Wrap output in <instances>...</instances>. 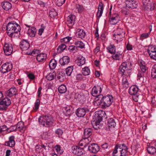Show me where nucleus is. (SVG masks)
Instances as JSON below:
<instances>
[{"instance_id":"obj_1","label":"nucleus","mask_w":156,"mask_h":156,"mask_svg":"<svg viewBox=\"0 0 156 156\" xmlns=\"http://www.w3.org/2000/svg\"><path fill=\"white\" fill-rule=\"evenodd\" d=\"M112 101V95L108 94L104 96L102 94H100L95 98L94 103L95 106L101 105L103 108H106L110 106Z\"/></svg>"},{"instance_id":"obj_2","label":"nucleus","mask_w":156,"mask_h":156,"mask_svg":"<svg viewBox=\"0 0 156 156\" xmlns=\"http://www.w3.org/2000/svg\"><path fill=\"white\" fill-rule=\"evenodd\" d=\"M4 26L6 27L7 33L10 37H12L13 34L21 30L20 26L14 21H12L9 22L7 24L4 23Z\"/></svg>"},{"instance_id":"obj_3","label":"nucleus","mask_w":156,"mask_h":156,"mask_svg":"<svg viewBox=\"0 0 156 156\" xmlns=\"http://www.w3.org/2000/svg\"><path fill=\"white\" fill-rule=\"evenodd\" d=\"M95 119H93L91 121V124L93 127L96 129H99V124L103 118H106V114L104 111H99L97 114Z\"/></svg>"},{"instance_id":"obj_4","label":"nucleus","mask_w":156,"mask_h":156,"mask_svg":"<svg viewBox=\"0 0 156 156\" xmlns=\"http://www.w3.org/2000/svg\"><path fill=\"white\" fill-rule=\"evenodd\" d=\"M53 118L50 115H43L38 119L39 123L43 126H49L52 124Z\"/></svg>"},{"instance_id":"obj_5","label":"nucleus","mask_w":156,"mask_h":156,"mask_svg":"<svg viewBox=\"0 0 156 156\" xmlns=\"http://www.w3.org/2000/svg\"><path fill=\"white\" fill-rule=\"evenodd\" d=\"M11 103L10 99L5 98L1 101V110L6 111Z\"/></svg>"},{"instance_id":"obj_6","label":"nucleus","mask_w":156,"mask_h":156,"mask_svg":"<svg viewBox=\"0 0 156 156\" xmlns=\"http://www.w3.org/2000/svg\"><path fill=\"white\" fill-rule=\"evenodd\" d=\"M142 3L145 9L152 10L155 7L154 4L150 0H142Z\"/></svg>"},{"instance_id":"obj_7","label":"nucleus","mask_w":156,"mask_h":156,"mask_svg":"<svg viewBox=\"0 0 156 156\" xmlns=\"http://www.w3.org/2000/svg\"><path fill=\"white\" fill-rule=\"evenodd\" d=\"M89 110L84 107L83 108H79L76 110V113L78 117H82L84 116L86 112H89Z\"/></svg>"},{"instance_id":"obj_8","label":"nucleus","mask_w":156,"mask_h":156,"mask_svg":"<svg viewBox=\"0 0 156 156\" xmlns=\"http://www.w3.org/2000/svg\"><path fill=\"white\" fill-rule=\"evenodd\" d=\"M147 51L151 58L156 60V47L154 46H150Z\"/></svg>"},{"instance_id":"obj_9","label":"nucleus","mask_w":156,"mask_h":156,"mask_svg":"<svg viewBox=\"0 0 156 156\" xmlns=\"http://www.w3.org/2000/svg\"><path fill=\"white\" fill-rule=\"evenodd\" d=\"M117 149H119L122 151L128 150V148L125 144H124L116 145L112 153L113 156H117V155H115L117 152Z\"/></svg>"},{"instance_id":"obj_10","label":"nucleus","mask_w":156,"mask_h":156,"mask_svg":"<svg viewBox=\"0 0 156 156\" xmlns=\"http://www.w3.org/2000/svg\"><path fill=\"white\" fill-rule=\"evenodd\" d=\"M100 147L95 143H92L88 146V150L90 152L96 153L100 150Z\"/></svg>"},{"instance_id":"obj_11","label":"nucleus","mask_w":156,"mask_h":156,"mask_svg":"<svg viewBox=\"0 0 156 156\" xmlns=\"http://www.w3.org/2000/svg\"><path fill=\"white\" fill-rule=\"evenodd\" d=\"M5 54L7 55H10L13 51V47L11 44L5 43L3 48Z\"/></svg>"},{"instance_id":"obj_12","label":"nucleus","mask_w":156,"mask_h":156,"mask_svg":"<svg viewBox=\"0 0 156 156\" xmlns=\"http://www.w3.org/2000/svg\"><path fill=\"white\" fill-rule=\"evenodd\" d=\"M1 68V72L4 73L10 71L12 68V64L8 62L3 64Z\"/></svg>"},{"instance_id":"obj_13","label":"nucleus","mask_w":156,"mask_h":156,"mask_svg":"<svg viewBox=\"0 0 156 156\" xmlns=\"http://www.w3.org/2000/svg\"><path fill=\"white\" fill-rule=\"evenodd\" d=\"M125 3L129 8H136L137 6V3L134 0H126Z\"/></svg>"},{"instance_id":"obj_14","label":"nucleus","mask_w":156,"mask_h":156,"mask_svg":"<svg viewBox=\"0 0 156 156\" xmlns=\"http://www.w3.org/2000/svg\"><path fill=\"white\" fill-rule=\"evenodd\" d=\"M129 62H123L119 66V72L122 75H124L125 72L127 69L128 67V65H129Z\"/></svg>"},{"instance_id":"obj_15","label":"nucleus","mask_w":156,"mask_h":156,"mask_svg":"<svg viewBox=\"0 0 156 156\" xmlns=\"http://www.w3.org/2000/svg\"><path fill=\"white\" fill-rule=\"evenodd\" d=\"M76 16L73 15H69L67 18V24L69 27H71L75 23Z\"/></svg>"},{"instance_id":"obj_16","label":"nucleus","mask_w":156,"mask_h":156,"mask_svg":"<svg viewBox=\"0 0 156 156\" xmlns=\"http://www.w3.org/2000/svg\"><path fill=\"white\" fill-rule=\"evenodd\" d=\"M101 91V88L100 86H94L92 89L91 94L93 96L96 97L98 96L97 94H100Z\"/></svg>"},{"instance_id":"obj_17","label":"nucleus","mask_w":156,"mask_h":156,"mask_svg":"<svg viewBox=\"0 0 156 156\" xmlns=\"http://www.w3.org/2000/svg\"><path fill=\"white\" fill-rule=\"evenodd\" d=\"M72 150L73 153L77 155H81L83 153V148L78 146H73Z\"/></svg>"},{"instance_id":"obj_18","label":"nucleus","mask_w":156,"mask_h":156,"mask_svg":"<svg viewBox=\"0 0 156 156\" xmlns=\"http://www.w3.org/2000/svg\"><path fill=\"white\" fill-rule=\"evenodd\" d=\"M17 90L15 87L10 88L5 92V94L9 97H12L17 94Z\"/></svg>"},{"instance_id":"obj_19","label":"nucleus","mask_w":156,"mask_h":156,"mask_svg":"<svg viewBox=\"0 0 156 156\" xmlns=\"http://www.w3.org/2000/svg\"><path fill=\"white\" fill-rule=\"evenodd\" d=\"M30 46V44L27 41L23 40L20 43V48L23 50H27Z\"/></svg>"},{"instance_id":"obj_20","label":"nucleus","mask_w":156,"mask_h":156,"mask_svg":"<svg viewBox=\"0 0 156 156\" xmlns=\"http://www.w3.org/2000/svg\"><path fill=\"white\" fill-rule=\"evenodd\" d=\"M59 63L61 66L67 65L70 62L69 58L67 56H64L59 60Z\"/></svg>"},{"instance_id":"obj_21","label":"nucleus","mask_w":156,"mask_h":156,"mask_svg":"<svg viewBox=\"0 0 156 156\" xmlns=\"http://www.w3.org/2000/svg\"><path fill=\"white\" fill-rule=\"evenodd\" d=\"M138 90V88L136 86L133 85L129 88V93L131 95H135L137 94Z\"/></svg>"},{"instance_id":"obj_22","label":"nucleus","mask_w":156,"mask_h":156,"mask_svg":"<svg viewBox=\"0 0 156 156\" xmlns=\"http://www.w3.org/2000/svg\"><path fill=\"white\" fill-rule=\"evenodd\" d=\"M15 137L13 136H12L9 138V141L5 142V145L7 146L11 147H13L15 144L14 140Z\"/></svg>"},{"instance_id":"obj_23","label":"nucleus","mask_w":156,"mask_h":156,"mask_svg":"<svg viewBox=\"0 0 156 156\" xmlns=\"http://www.w3.org/2000/svg\"><path fill=\"white\" fill-rule=\"evenodd\" d=\"M92 129L89 128H86L84 132V137L87 139L89 138L90 136L92 134Z\"/></svg>"},{"instance_id":"obj_24","label":"nucleus","mask_w":156,"mask_h":156,"mask_svg":"<svg viewBox=\"0 0 156 156\" xmlns=\"http://www.w3.org/2000/svg\"><path fill=\"white\" fill-rule=\"evenodd\" d=\"M47 57V55L44 53H41L37 55L36 58L37 61L41 62L45 60Z\"/></svg>"},{"instance_id":"obj_25","label":"nucleus","mask_w":156,"mask_h":156,"mask_svg":"<svg viewBox=\"0 0 156 156\" xmlns=\"http://www.w3.org/2000/svg\"><path fill=\"white\" fill-rule=\"evenodd\" d=\"M103 5L102 2H100L98 6V11L97 13V16L100 17L102 15L103 11Z\"/></svg>"},{"instance_id":"obj_26","label":"nucleus","mask_w":156,"mask_h":156,"mask_svg":"<svg viewBox=\"0 0 156 156\" xmlns=\"http://www.w3.org/2000/svg\"><path fill=\"white\" fill-rule=\"evenodd\" d=\"M37 30L36 28L34 27H31L30 29H28L27 31L28 34L31 37H34L36 33Z\"/></svg>"},{"instance_id":"obj_27","label":"nucleus","mask_w":156,"mask_h":156,"mask_svg":"<svg viewBox=\"0 0 156 156\" xmlns=\"http://www.w3.org/2000/svg\"><path fill=\"white\" fill-rule=\"evenodd\" d=\"M2 6L3 9L7 10L10 9L12 7L11 4L9 2L5 1L2 2Z\"/></svg>"},{"instance_id":"obj_28","label":"nucleus","mask_w":156,"mask_h":156,"mask_svg":"<svg viewBox=\"0 0 156 156\" xmlns=\"http://www.w3.org/2000/svg\"><path fill=\"white\" fill-rule=\"evenodd\" d=\"M88 139L84 137L79 142V144L81 146H83L86 147L89 144V141Z\"/></svg>"},{"instance_id":"obj_29","label":"nucleus","mask_w":156,"mask_h":156,"mask_svg":"<svg viewBox=\"0 0 156 156\" xmlns=\"http://www.w3.org/2000/svg\"><path fill=\"white\" fill-rule=\"evenodd\" d=\"M77 64L79 66H81L85 63V58L82 56H79L78 57Z\"/></svg>"},{"instance_id":"obj_30","label":"nucleus","mask_w":156,"mask_h":156,"mask_svg":"<svg viewBox=\"0 0 156 156\" xmlns=\"http://www.w3.org/2000/svg\"><path fill=\"white\" fill-rule=\"evenodd\" d=\"M16 127L19 131L21 132H23L25 130V128L24 127L23 122H20L18 123Z\"/></svg>"},{"instance_id":"obj_31","label":"nucleus","mask_w":156,"mask_h":156,"mask_svg":"<svg viewBox=\"0 0 156 156\" xmlns=\"http://www.w3.org/2000/svg\"><path fill=\"white\" fill-rule=\"evenodd\" d=\"M76 35L78 36L79 37L81 38L84 37L85 36V33L83 30L78 29L77 30Z\"/></svg>"},{"instance_id":"obj_32","label":"nucleus","mask_w":156,"mask_h":156,"mask_svg":"<svg viewBox=\"0 0 156 156\" xmlns=\"http://www.w3.org/2000/svg\"><path fill=\"white\" fill-rule=\"evenodd\" d=\"M66 114L67 115H70L73 113V108L72 106H67L65 107Z\"/></svg>"},{"instance_id":"obj_33","label":"nucleus","mask_w":156,"mask_h":156,"mask_svg":"<svg viewBox=\"0 0 156 156\" xmlns=\"http://www.w3.org/2000/svg\"><path fill=\"white\" fill-rule=\"evenodd\" d=\"M108 51L110 53L113 54L115 52V47L114 45H110L107 48Z\"/></svg>"},{"instance_id":"obj_34","label":"nucleus","mask_w":156,"mask_h":156,"mask_svg":"<svg viewBox=\"0 0 156 156\" xmlns=\"http://www.w3.org/2000/svg\"><path fill=\"white\" fill-rule=\"evenodd\" d=\"M58 91L61 94L65 93L66 90L67 89L66 86L64 84H62L58 88Z\"/></svg>"},{"instance_id":"obj_35","label":"nucleus","mask_w":156,"mask_h":156,"mask_svg":"<svg viewBox=\"0 0 156 156\" xmlns=\"http://www.w3.org/2000/svg\"><path fill=\"white\" fill-rule=\"evenodd\" d=\"M57 65V62L55 59H52L49 63V65L50 69L53 70L54 69Z\"/></svg>"},{"instance_id":"obj_36","label":"nucleus","mask_w":156,"mask_h":156,"mask_svg":"<svg viewBox=\"0 0 156 156\" xmlns=\"http://www.w3.org/2000/svg\"><path fill=\"white\" fill-rule=\"evenodd\" d=\"M108 125L109 127H114L116 125V123L113 119L111 118L108 120Z\"/></svg>"},{"instance_id":"obj_37","label":"nucleus","mask_w":156,"mask_h":156,"mask_svg":"<svg viewBox=\"0 0 156 156\" xmlns=\"http://www.w3.org/2000/svg\"><path fill=\"white\" fill-rule=\"evenodd\" d=\"M56 76V74L55 72L51 73L46 76V78L48 80H51L55 77Z\"/></svg>"},{"instance_id":"obj_38","label":"nucleus","mask_w":156,"mask_h":156,"mask_svg":"<svg viewBox=\"0 0 156 156\" xmlns=\"http://www.w3.org/2000/svg\"><path fill=\"white\" fill-rule=\"evenodd\" d=\"M74 44L77 48L78 47L82 49L85 48V44L81 41H76L74 43Z\"/></svg>"},{"instance_id":"obj_39","label":"nucleus","mask_w":156,"mask_h":156,"mask_svg":"<svg viewBox=\"0 0 156 156\" xmlns=\"http://www.w3.org/2000/svg\"><path fill=\"white\" fill-rule=\"evenodd\" d=\"M73 69V66H69L66 69V73L68 76H70Z\"/></svg>"},{"instance_id":"obj_40","label":"nucleus","mask_w":156,"mask_h":156,"mask_svg":"<svg viewBox=\"0 0 156 156\" xmlns=\"http://www.w3.org/2000/svg\"><path fill=\"white\" fill-rule=\"evenodd\" d=\"M151 77L153 78H156V64L154 65L151 69Z\"/></svg>"},{"instance_id":"obj_41","label":"nucleus","mask_w":156,"mask_h":156,"mask_svg":"<svg viewBox=\"0 0 156 156\" xmlns=\"http://www.w3.org/2000/svg\"><path fill=\"white\" fill-rule=\"evenodd\" d=\"M66 46L65 44L62 43L58 46L57 50L59 53H61L66 48Z\"/></svg>"},{"instance_id":"obj_42","label":"nucleus","mask_w":156,"mask_h":156,"mask_svg":"<svg viewBox=\"0 0 156 156\" xmlns=\"http://www.w3.org/2000/svg\"><path fill=\"white\" fill-rule=\"evenodd\" d=\"M82 72L83 75L85 76L88 75L90 73V70L87 67H85L82 69Z\"/></svg>"},{"instance_id":"obj_43","label":"nucleus","mask_w":156,"mask_h":156,"mask_svg":"<svg viewBox=\"0 0 156 156\" xmlns=\"http://www.w3.org/2000/svg\"><path fill=\"white\" fill-rule=\"evenodd\" d=\"M76 8L77 9L78 12L79 13L82 12L84 9L83 6L80 4H76Z\"/></svg>"},{"instance_id":"obj_44","label":"nucleus","mask_w":156,"mask_h":156,"mask_svg":"<svg viewBox=\"0 0 156 156\" xmlns=\"http://www.w3.org/2000/svg\"><path fill=\"white\" fill-rule=\"evenodd\" d=\"M119 20H118V18H116L115 19H114L112 17H110L109 22L112 25H115L116 24Z\"/></svg>"},{"instance_id":"obj_45","label":"nucleus","mask_w":156,"mask_h":156,"mask_svg":"<svg viewBox=\"0 0 156 156\" xmlns=\"http://www.w3.org/2000/svg\"><path fill=\"white\" fill-rule=\"evenodd\" d=\"M65 74L62 72H59L57 76V78L60 81L63 80L65 78Z\"/></svg>"},{"instance_id":"obj_46","label":"nucleus","mask_w":156,"mask_h":156,"mask_svg":"<svg viewBox=\"0 0 156 156\" xmlns=\"http://www.w3.org/2000/svg\"><path fill=\"white\" fill-rule=\"evenodd\" d=\"M72 39V37H67L61 40V42L62 43H67L69 42Z\"/></svg>"},{"instance_id":"obj_47","label":"nucleus","mask_w":156,"mask_h":156,"mask_svg":"<svg viewBox=\"0 0 156 156\" xmlns=\"http://www.w3.org/2000/svg\"><path fill=\"white\" fill-rule=\"evenodd\" d=\"M143 62H140V66L141 69L143 73H145L147 70V68L143 64Z\"/></svg>"},{"instance_id":"obj_48","label":"nucleus","mask_w":156,"mask_h":156,"mask_svg":"<svg viewBox=\"0 0 156 156\" xmlns=\"http://www.w3.org/2000/svg\"><path fill=\"white\" fill-rule=\"evenodd\" d=\"M114 34V36L115 37V38H117V41H121V39L123 38L124 34Z\"/></svg>"},{"instance_id":"obj_49","label":"nucleus","mask_w":156,"mask_h":156,"mask_svg":"<svg viewBox=\"0 0 156 156\" xmlns=\"http://www.w3.org/2000/svg\"><path fill=\"white\" fill-rule=\"evenodd\" d=\"M125 34V33L123 31V29L120 28H117L115 34Z\"/></svg>"},{"instance_id":"obj_50","label":"nucleus","mask_w":156,"mask_h":156,"mask_svg":"<svg viewBox=\"0 0 156 156\" xmlns=\"http://www.w3.org/2000/svg\"><path fill=\"white\" fill-rule=\"evenodd\" d=\"M40 100L39 99H37L36 102L34 104L35 110H37L39 108V107L40 105Z\"/></svg>"},{"instance_id":"obj_51","label":"nucleus","mask_w":156,"mask_h":156,"mask_svg":"<svg viewBox=\"0 0 156 156\" xmlns=\"http://www.w3.org/2000/svg\"><path fill=\"white\" fill-rule=\"evenodd\" d=\"M66 0H55L57 5L58 6L62 5L65 2Z\"/></svg>"},{"instance_id":"obj_52","label":"nucleus","mask_w":156,"mask_h":156,"mask_svg":"<svg viewBox=\"0 0 156 156\" xmlns=\"http://www.w3.org/2000/svg\"><path fill=\"white\" fill-rule=\"evenodd\" d=\"M130 66V65L129 66ZM131 68H130V67H128V69H127L126 70V71L124 74V75L130 76L131 73Z\"/></svg>"},{"instance_id":"obj_53","label":"nucleus","mask_w":156,"mask_h":156,"mask_svg":"<svg viewBox=\"0 0 156 156\" xmlns=\"http://www.w3.org/2000/svg\"><path fill=\"white\" fill-rule=\"evenodd\" d=\"M121 55L120 53L117 52L116 54L114 53L112 56L113 59L115 60H119V59L120 56Z\"/></svg>"},{"instance_id":"obj_54","label":"nucleus","mask_w":156,"mask_h":156,"mask_svg":"<svg viewBox=\"0 0 156 156\" xmlns=\"http://www.w3.org/2000/svg\"><path fill=\"white\" fill-rule=\"evenodd\" d=\"M45 28V27L44 26V24H42L41 26V28L39 30L38 34L40 35H41Z\"/></svg>"},{"instance_id":"obj_55","label":"nucleus","mask_w":156,"mask_h":156,"mask_svg":"<svg viewBox=\"0 0 156 156\" xmlns=\"http://www.w3.org/2000/svg\"><path fill=\"white\" fill-rule=\"evenodd\" d=\"M76 81L81 80L83 78V77L82 74H78L76 76Z\"/></svg>"},{"instance_id":"obj_56","label":"nucleus","mask_w":156,"mask_h":156,"mask_svg":"<svg viewBox=\"0 0 156 156\" xmlns=\"http://www.w3.org/2000/svg\"><path fill=\"white\" fill-rule=\"evenodd\" d=\"M55 134L58 136L62 135L63 133L62 130L60 129H57L55 132Z\"/></svg>"},{"instance_id":"obj_57","label":"nucleus","mask_w":156,"mask_h":156,"mask_svg":"<svg viewBox=\"0 0 156 156\" xmlns=\"http://www.w3.org/2000/svg\"><path fill=\"white\" fill-rule=\"evenodd\" d=\"M68 49L70 51H73L75 50L76 51H77V48L76 47L74 46H69Z\"/></svg>"},{"instance_id":"obj_58","label":"nucleus","mask_w":156,"mask_h":156,"mask_svg":"<svg viewBox=\"0 0 156 156\" xmlns=\"http://www.w3.org/2000/svg\"><path fill=\"white\" fill-rule=\"evenodd\" d=\"M9 129H10V132L16 131L17 129H18L16 125L11 126L9 128Z\"/></svg>"},{"instance_id":"obj_59","label":"nucleus","mask_w":156,"mask_h":156,"mask_svg":"<svg viewBox=\"0 0 156 156\" xmlns=\"http://www.w3.org/2000/svg\"><path fill=\"white\" fill-rule=\"evenodd\" d=\"M128 151V150L122 151L120 150V153L121 154L120 156H127L126 154Z\"/></svg>"},{"instance_id":"obj_60","label":"nucleus","mask_w":156,"mask_h":156,"mask_svg":"<svg viewBox=\"0 0 156 156\" xmlns=\"http://www.w3.org/2000/svg\"><path fill=\"white\" fill-rule=\"evenodd\" d=\"M39 50L37 49H34L32 52H30L28 55H34L35 54H38L39 53Z\"/></svg>"},{"instance_id":"obj_61","label":"nucleus","mask_w":156,"mask_h":156,"mask_svg":"<svg viewBox=\"0 0 156 156\" xmlns=\"http://www.w3.org/2000/svg\"><path fill=\"white\" fill-rule=\"evenodd\" d=\"M151 31V30L150 29V31L147 33H144L142 34L141 35V37H143L145 38H146L149 37V35L150 34V32Z\"/></svg>"},{"instance_id":"obj_62","label":"nucleus","mask_w":156,"mask_h":156,"mask_svg":"<svg viewBox=\"0 0 156 156\" xmlns=\"http://www.w3.org/2000/svg\"><path fill=\"white\" fill-rule=\"evenodd\" d=\"M110 18L112 17L115 19V18H116L117 17L118 20H119L120 18L119 15L117 13L114 14H113L112 16L110 15Z\"/></svg>"},{"instance_id":"obj_63","label":"nucleus","mask_w":156,"mask_h":156,"mask_svg":"<svg viewBox=\"0 0 156 156\" xmlns=\"http://www.w3.org/2000/svg\"><path fill=\"white\" fill-rule=\"evenodd\" d=\"M126 48L127 50H131L132 49V45L128 43L126 46Z\"/></svg>"},{"instance_id":"obj_64","label":"nucleus","mask_w":156,"mask_h":156,"mask_svg":"<svg viewBox=\"0 0 156 156\" xmlns=\"http://www.w3.org/2000/svg\"><path fill=\"white\" fill-rule=\"evenodd\" d=\"M29 78L31 80H34L35 78V76L32 73H30L28 75Z\"/></svg>"}]
</instances>
